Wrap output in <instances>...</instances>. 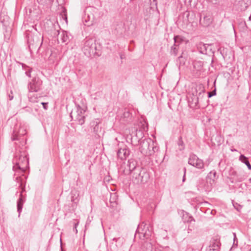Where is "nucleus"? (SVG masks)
<instances>
[{"label": "nucleus", "instance_id": "obj_13", "mask_svg": "<svg viewBox=\"0 0 251 251\" xmlns=\"http://www.w3.org/2000/svg\"><path fill=\"white\" fill-rule=\"evenodd\" d=\"M220 245L221 243L218 238L213 239L207 248L206 251H219Z\"/></svg>", "mask_w": 251, "mask_h": 251}, {"label": "nucleus", "instance_id": "obj_48", "mask_svg": "<svg viewBox=\"0 0 251 251\" xmlns=\"http://www.w3.org/2000/svg\"><path fill=\"white\" fill-rule=\"evenodd\" d=\"M56 32H58V30H57L55 31V33H54V34H56Z\"/></svg>", "mask_w": 251, "mask_h": 251}, {"label": "nucleus", "instance_id": "obj_27", "mask_svg": "<svg viewBox=\"0 0 251 251\" xmlns=\"http://www.w3.org/2000/svg\"><path fill=\"white\" fill-rule=\"evenodd\" d=\"M56 60V54L51 53L48 58V61L50 64H53Z\"/></svg>", "mask_w": 251, "mask_h": 251}, {"label": "nucleus", "instance_id": "obj_18", "mask_svg": "<svg viewBox=\"0 0 251 251\" xmlns=\"http://www.w3.org/2000/svg\"><path fill=\"white\" fill-rule=\"evenodd\" d=\"M196 96L197 97L196 98V101L195 102L196 104L198 103V100L199 97L201 95H203L205 93V88L203 85L200 84L196 86Z\"/></svg>", "mask_w": 251, "mask_h": 251}, {"label": "nucleus", "instance_id": "obj_19", "mask_svg": "<svg viewBox=\"0 0 251 251\" xmlns=\"http://www.w3.org/2000/svg\"><path fill=\"white\" fill-rule=\"evenodd\" d=\"M137 163L134 159H130L128 160V166L129 171L131 172V175L132 174V172H135V170L136 169H137L138 167H141L139 166H137Z\"/></svg>", "mask_w": 251, "mask_h": 251}, {"label": "nucleus", "instance_id": "obj_30", "mask_svg": "<svg viewBox=\"0 0 251 251\" xmlns=\"http://www.w3.org/2000/svg\"><path fill=\"white\" fill-rule=\"evenodd\" d=\"M79 224V221L77 220H73V226H74V228L73 230L75 232V233H77V227Z\"/></svg>", "mask_w": 251, "mask_h": 251}, {"label": "nucleus", "instance_id": "obj_24", "mask_svg": "<svg viewBox=\"0 0 251 251\" xmlns=\"http://www.w3.org/2000/svg\"><path fill=\"white\" fill-rule=\"evenodd\" d=\"M22 68L23 69H24L25 71V75L28 76V77H31V72L32 70V68H30L29 67L26 66L24 63H21Z\"/></svg>", "mask_w": 251, "mask_h": 251}, {"label": "nucleus", "instance_id": "obj_52", "mask_svg": "<svg viewBox=\"0 0 251 251\" xmlns=\"http://www.w3.org/2000/svg\"><path fill=\"white\" fill-rule=\"evenodd\" d=\"M236 151V150H232V151Z\"/></svg>", "mask_w": 251, "mask_h": 251}, {"label": "nucleus", "instance_id": "obj_38", "mask_svg": "<svg viewBox=\"0 0 251 251\" xmlns=\"http://www.w3.org/2000/svg\"><path fill=\"white\" fill-rule=\"evenodd\" d=\"M155 251H165V249L161 247H158L155 248Z\"/></svg>", "mask_w": 251, "mask_h": 251}, {"label": "nucleus", "instance_id": "obj_16", "mask_svg": "<svg viewBox=\"0 0 251 251\" xmlns=\"http://www.w3.org/2000/svg\"><path fill=\"white\" fill-rule=\"evenodd\" d=\"M216 172L215 171L210 172L206 178V182L209 183L211 185L214 183L215 181L217 179Z\"/></svg>", "mask_w": 251, "mask_h": 251}, {"label": "nucleus", "instance_id": "obj_42", "mask_svg": "<svg viewBox=\"0 0 251 251\" xmlns=\"http://www.w3.org/2000/svg\"><path fill=\"white\" fill-rule=\"evenodd\" d=\"M215 95H216L215 91L213 93H212L211 92H208V98H211V97H212L213 96H214Z\"/></svg>", "mask_w": 251, "mask_h": 251}, {"label": "nucleus", "instance_id": "obj_5", "mask_svg": "<svg viewBox=\"0 0 251 251\" xmlns=\"http://www.w3.org/2000/svg\"><path fill=\"white\" fill-rule=\"evenodd\" d=\"M15 160L16 161V165L13 167V169H19L22 172H25L28 164V159L26 154L24 152L23 154L16 155Z\"/></svg>", "mask_w": 251, "mask_h": 251}, {"label": "nucleus", "instance_id": "obj_2", "mask_svg": "<svg viewBox=\"0 0 251 251\" xmlns=\"http://www.w3.org/2000/svg\"><path fill=\"white\" fill-rule=\"evenodd\" d=\"M131 175L133 181L136 184H145L150 179L149 174L141 167L136 169Z\"/></svg>", "mask_w": 251, "mask_h": 251}, {"label": "nucleus", "instance_id": "obj_4", "mask_svg": "<svg viewBox=\"0 0 251 251\" xmlns=\"http://www.w3.org/2000/svg\"><path fill=\"white\" fill-rule=\"evenodd\" d=\"M27 38L30 52L32 53L36 50H38L42 44V41H41L39 36L29 33L27 35Z\"/></svg>", "mask_w": 251, "mask_h": 251}, {"label": "nucleus", "instance_id": "obj_41", "mask_svg": "<svg viewBox=\"0 0 251 251\" xmlns=\"http://www.w3.org/2000/svg\"><path fill=\"white\" fill-rule=\"evenodd\" d=\"M208 2H210L213 4L217 3L218 0H206Z\"/></svg>", "mask_w": 251, "mask_h": 251}, {"label": "nucleus", "instance_id": "obj_29", "mask_svg": "<svg viewBox=\"0 0 251 251\" xmlns=\"http://www.w3.org/2000/svg\"><path fill=\"white\" fill-rule=\"evenodd\" d=\"M238 26H239V28H241L243 30H245L247 29V28L246 23L245 21H241L238 24Z\"/></svg>", "mask_w": 251, "mask_h": 251}, {"label": "nucleus", "instance_id": "obj_32", "mask_svg": "<svg viewBox=\"0 0 251 251\" xmlns=\"http://www.w3.org/2000/svg\"><path fill=\"white\" fill-rule=\"evenodd\" d=\"M178 60L179 61L180 64L184 65L185 64V59L182 55L178 57Z\"/></svg>", "mask_w": 251, "mask_h": 251}, {"label": "nucleus", "instance_id": "obj_20", "mask_svg": "<svg viewBox=\"0 0 251 251\" xmlns=\"http://www.w3.org/2000/svg\"><path fill=\"white\" fill-rule=\"evenodd\" d=\"M197 49L202 54H205L206 53V45L202 42L199 43L197 45Z\"/></svg>", "mask_w": 251, "mask_h": 251}, {"label": "nucleus", "instance_id": "obj_15", "mask_svg": "<svg viewBox=\"0 0 251 251\" xmlns=\"http://www.w3.org/2000/svg\"><path fill=\"white\" fill-rule=\"evenodd\" d=\"M212 18L210 15H206L203 18L201 16L200 24L203 27H207L212 23Z\"/></svg>", "mask_w": 251, "mask_h": 251}, {"label": "nucleus", "instance_id": "obj_28", "mask_svg": "<svg viewBox=\"0 0 251 251\" xmlns=\"http://www.w3.org/2000/svg\"><path fill=\"white\" fill-rule=\"evenodd\" d=\"M93 126H94L93 127L94 133L96 134H98L99 130V123L97 122H94Z\"/></svg>", "mask_w": 251, "mask_h": 251}, {"label": "nucleus", "instance_id": "obj_12", "mask_svg": "<svg viewBox=\"0 0 251 251\" xmlns=\"http://www.w3.org/2000/svg\"><path fill=\"white\" fill-rule=\"evenodd\" d=\"M202 68V65L201 62L194 61L193 62V69L192 70V73L195 77H198L200 76Z\"/></svg>", "mask_w": 251, "mask_h": 251}, {"label": "nucleus", "instance_id": "obj_47", "mask_svg": "<svg viewBox=\"0 0 251 251\" xmlns=\"http://www.w3.org/2000/svg\"><path fill=\"white\" fill-rule=\"evenodd\" d=\"M249 20L251 21V15H250V16L249 18Z\"/></svg>", "mask_w": 251, "mask_h": 251}, {"label": "nucleus", "instance_id": "obj_37", "mask_svg": "<svg viewBox=\"0 0 251 251\" xmlns=\"http://www.w3.org/2000/svg\"><path fill=\"white\" fill-rule=\"evenodd\" d=\"M66 10L64 9L63 10V13H64V14L63 15H62V18L66 21V23L67 22V14H66Z\"/></svg>", "mask_w": 251, "mask_h": 251}, {"label": "nucleus", "instance_id": "obj_22", "mask_svg": "<svg viewBox=\"0 0 251 251\" xmlns=\"http://www.w3.org/2000/svg\"><path fill=\"white\" fill-rule=\"evenodd\" d=\"M239 160L243 163H245L248 167V168L251 170V165L250 163L248 158L246 157L244 155L241 154L240 156Z\"/></svg>", "mask_w": 251, "mask_h": 251}, {"label": "nucleus", "instance_id": "obj_7", "mask_svg": "<svg viewBox=\"0 0 251 251\" xmlns=\"http://www.w3.org/2000/svg\"><path fill=\"white\" fill-rule=\"evenodd\" d=\"M137 231L144 238L148 239L151 235L152 228L150 225L143 223L139 226Z\"/></svg>", "mask_w": 251, "mask_h": 251}, {"label": "nucleus", "instance_id": "obj_44", "mask_svg": "<svg viewBox=\"0 0 251 251\" xmlns=\"http://www.w3.org/2000/svg\"><path fill=\"white\" fill-rule=\"evenodd\" d=\"M11 94H8L9 100H11L13 99V96L12 91L10 92Z\"/></svg>", "mask_w": 251, "mask_h": 251}, {"label": "nucleus", "instance_id": "obj_6", "mask_svg": "<svg viewBox=\"0 0 251 251\" xmlns=\"http://www.w3.org/2000/svg\"><path fill=\"white\" fill-rule=\"evenodd\" d=\"M43 82L38 77H33L27 84L29 93L37 92L42 89Z\"/></svg>", "mask_w": 251, "mask_h": 251}, {"label": "nucleus", "instance_id": "obj_9", "mask_svg": "<svg viewBox=\"0 0 251 251\" xmlns=\"http://www.w3.org/2000/svg\"><path fill=\"white\" fill-rule=\"evenodd\" d=\"M77 115L76 121L79 125H82L84 124L86 118V109L82 108L79 105L77 106Z\"/></svg>", "mask_w": 251, "mask_h": 251}, {"label": "nucleus", "instance_id": "obj_43", "mask_svg": "<svg viewBox=\"0 0 251 251\" xmlns=\"http://www.w3.org/2000/svg\"><path fill=\"white\" fill-rule=\"evenodd\" d=\"M186 169L185 168H184V175L183 176L182 181L184 182L185 181V174H186Z\"/></svg>", "mask_w": 251, "mask_h": 251}, {"label": "nucleus", "instance_id": "obj_11", "mask_svg": "<svg viewBox=\"0 0 251 251\" xmlns=\"http://www.w3.org/2000/svg\"><path fill=\"white\" fill-rule=\"evenodd\" d=\"M22 189V191L20 194V198L17 202V211L19 213V216H20L23 209L24 203L25 201V198L22 195V193L25 191V186H23V182H21L19 186Z\"/></svg>", "mask_w": 251, "mask_h": 251}, {"label": "nucleus", "instance_id": "obj_45", "mask_svg": "<svg viewBox=\"0 0 251 251\" xmlns=\"http://www.w3.org/2000/svg\"><path fill=\"white\" fill-rule=\"evenodd\" d=\"M149 149L150 150H151V149H152V145L151 146H150V147L149 148Z\"/></svg>", "mask_w": 251, "mask_h": 251}, {"label": "nucleus", "instance_id": "obj_31", "mask_svg": "<svg viewBox=\"0 0 251 251\" xmlns=\"http://www.w3.org/2000/svg\"><path fill=\"white\" fill-rule=\"evenodd\" d=\"M171 53L172 54H173L175 56H176L177 55V49L176 48V47H175V45H174V46L172 47Z\"/></svg>", "mask_w": 251, "mask_h": 251}, {"label": "nucleus", "instance_id": "obj_1", "mask_svg": "<svg viewBox=\"0 0 251 251\" xmlns=\"http://www.w3.org/2000/svg\"><path fill=\"white\" fill-rule=\"evenodd\" d=\"M139 151L143 155L150 156L158 153L159 147L151 139H145L140 143Z\"/></svg>", "mask_w": 251, "mask_h": 251}, {"label": "nucleus", "instance_id": "obj_35", "mask_svg": "<svg viewBox=\"0 0 251 251\" xmlns=\"http://www.w3.org/2000/svg\"><path fill=\"white\" fill-rule=\"evenodd\" d=\"M192 222H195V219H194V218L192 216H189V218L187 221V222L188 223H189L190 224H191Z\"/></svg>", "mask_w": 251, "mask_h": 251}, {"label": "nucleus", "instance_id": "obj_26", "mask_svg": "<svg viewBox=\"0 0 251 251\" xmlns=\"http://www.w3.org/2000/svg\"><path fill=\"white\" fill-rule=\"evenodd\" d=\"M177 145L179 147V150L180 151H182L185 149V144L182 140V138L181 136H180L178 138V140L177 142Z\"/></svg>", "mask_w": 251, "mask_h": 251}, {"label": "nucleus", "instance_id": "obj_49", "mask_svg": "<svg viewBox=\"0 0 251 251\" xmlns=\"http://www.w3.org/2000/svg\"><path fill=\"white\" fill-rule=\"evenodd\" d=\"M187 251H193V250H188Z\"/></svg>", "mask_w": 251, "mask_h": 251}, {"label": "nucleus", "instance_id": "obj_46", "mask_svg": "<svg viewBox=\"0 0 251 251\" xmlns=\"http://www.w3.org/2000/svg\"><path fill=\"white\" fill-rule=\"evenodd\" d=\"M249 75H250V77H251V69L250 70Z\"/></svg>", "mask_w": 251, "mask_h": 251}, {"label": "nucleus", "instance_id": "obj_33", "mask_svg": "<svg viewBox=\"0 0 251 251\" xmlns=\"http://www.w3.org/2000/svg\"><path fill=\"white\" fill-rule=\"evenodd\" d=\"M62 37H61V40L62 41V42H66L68 40V36L66 34H65V33H63L62 34Z\"/></svg>", "mask_w": 251, "mask_h": 251}, {"label": "nucleus", "instance_id": "obj_40", "mask_svg": "<svg viewBox=\"0 0 251 251\" xmlns=\"http://www.w3.org/2000/svg\"><path fill=\"white\" fill-rule=\"evenodd\" d=\"M124 117H128L130 116V113L128 112H125L123 114Z\"/></svg>", "mask_w": 251, "mask_h": 251}, {"label": "nucleus", "instance_id": "obj_51", "mask_svg": "<svg viewBox=\"0 0 251 251\" xmlns=\"http://www.w3.org/2000/svg\"><path fill=\"white\" fill-rule=\"evenodd\" d=\"M236 151V150H232V151Z\"/></svg>", "mask_w": 251, "mask_h": 251}, {"label": "nucleus", "instance_id": "obj_25", "mask_svg": "<svg viewBox=\"0 0 251 251\" xmlns=\"http://www.w3.org/2000/svg\"><path fill=\"white\" fill-rule=\"evenodd\" d=\"M32 93H29L28 97L29 100L32 102H36L38 101V97L37 94H32Z\"/></svg>", "mask_w": 251, "mask_h": 251}, {"label": "nucleus", "instance_id": "obj_17", "mask_svg": "<svg viewBox=\"0 0 251 251\" xmlns=\"http://www.w3.org/2000/svg\"><path fill=\"white\" fill-rule=\"evenodd\" d=\"M247 178V176L244 173H238L236 177H233L231 178V182H240Z\"/></svg>", "mask_w": 251, "mask_h": 251}, {"label": "nucleus", "instance_id": "obj_23", "mask_svg": "<svg viewBox=\"0 0 251 251\" xmlns=\"http://www.w3.org/2000/svg\"><path fill=\"white\" fill-rule=\"evenodd\" d=\"M0 20L1 23L4 26H7L9 23V17L7 15L4 14H0Z\"/></svg>", "mask_w": 251, "mask_h": 251}, {"label": "nucleus", "instance_id": "obj_10", "mask_svg": "<svg viewBox=\"0 0 251 251\" xmlns=\"http://www.w3.org/2000/svg\"><path fill=\"white\" fill-rule=\"evenodd\" d=\"M26 130L24 127H21L18 132L14 131L11 137V140L12 141H20L21 142L24 144L25 143V139L22 138V137L26 134Z\"/></svg>", "mask_w": 251, "mask_h": 251}, {"label": "nucleus", "instance_id": "obj_14", "mask_svg": "<svg viewBox=\"0 0 251 251\" xmlns=\"http://www.w3.org/2000/svg\"><path fill=\"white\" fill-rule=\"evenodd\" d=\"M130 151L126 147L120 148L118 150L117 154L118 158L121 160H125L129 156Z\"/></svg>", "mask_w": 251, "mask_h": 251}, {"label": "nucleus", "instance_id": "obj_8", "mask_svg": "<svg viewBox=\"0 0 251 251\" xmlns=\"http://www.w3.org/2000/svg\"><path fill=\"white\" fill-rule=\"evenodd\" d=\"M188 163L199 169H202L204 167L203 161L199 159L198 156L195 154H192L190 156Z\"/></svg>", "mask_w": 251, "mask_h": 251}, {"label": "nucleus", "instance_id": "obj_34", "mask_svg": "<svg viewBox=\"0 0 251 251\" xmlns=\"http://www.w3.org/2000/svg\"><path fill=\"white\" fill-rule=\"evenodd\" d=\"M195 228V225H191L190 224L188 227V233H190V231L193 230Z\"/></svg>", "mask_w": 251, "mask_h": 251}, {"label": "nucleus", "instance_id": "obj_39", "mask_svg": "<svg viewBox=\"0 0 251 251\" xmlns=\"http://www.w3.org/2000/svg\"><path fill=\"white\" fill-rule=\"evenodd\" d=\"M41 104H42V105H43V107H44V108L45 109H47V108H48V104L47 102H42L41 103Z\"/></svg>", "mask_w": 251, "mask_h": 251}, {"label": "nucleus", "instance_id": "obj_36", "mask_svg": "<svg viewBox=\"0 0 251 251\" xmlns=\"http://www.w3.org/2000/svg\"><path fill=\"white\" fill-rule=\"evenodd\" d=\"M238 174V173L234 171V170H231L230 171V176H231V178L233 177H236L237 175Z\"/></svg>", "mask_w": 251, "mask_h": 251}, {"label": "nucleus", "instance_id": "obj_21", "mask_svg": "<svg viewBox=\"0 0 251 251\" xmlns=\"http://www.w3.org/2000/svg\"><path fill=\"white\" fill-rule=\"evenodd\" d=\"M117 199V196L115 194H111V196L109 200L110 203V207L114 208L116 206L117 204L116 201Z\"/></svg>", "mask_w": 251, "mask_h": 251}, {"label": "nucleus", "instance_id": "obj_50", "mask_svg": "<svg viewBox=\"0 0 251 251\" xmlns=\"http://www.w3.org/2000/svg\"><path fill=\"white\" fill-rule=\"evenodd\" d=\"M249 181L251 183V178L249 179Z\"/></svg>", "mask_w": 251, "mask_h": 251}, {"label": "nucleus", "instance_id": "obj_3", "mask_svg": "<svg viewBox=\"0 0 251 251\" xmlns=\"http://www.w3.org/2000/svg\"><path fill=\"white\" fill-rule=\"evenodd\" d=\"M84 53L88 56L99 55L97 52L96 41L92 38L86 40L82 49Z\"/></svg>", "mask_w": 251, "mask_h": 251}]
</instances>
